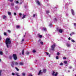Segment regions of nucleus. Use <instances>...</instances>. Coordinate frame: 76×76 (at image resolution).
<instances>
[{"mask_svg": "<svg viewBox=\"0 0 76 76\" xmlns=\"http://www.w3.org/2000/svg\"><path fill=\"white\" fill-rule=\"evenodd\" d=\"M11 66L12 67H14V62L12 61V64H11Z\"/></svg>", "mask_w": 76, "mask_h": 76, "instance_id": "0eeeda50", "label": "nucleus"}, {"mask_svg": "<svg viewBox=\"0 0 76 76\" xmlns=\"http://www.w3.org/2000/svg\"><path fill=\"white\" fill-rule=\"evenodd\" d=\"M38 37H39V38H42V35H40V34H38Z\"/></svg>", "mask_w": 76, "mask_h": 76, "instance_id": "f8f14e48", "label": "nucleus"}, {"mask_svg": "<svg viewBox=\"0 0 76 76\" xmlns=\"http://www.w3.org/2000/svg\"><path fill=\"white\" fill-rule=\"evenodd\" d=\"M50 13V11H46V13Z\"/></svg>", "mask_w": 76, "mask_h": 76, "instance_id": "7c9ffc66", "label": "nucleus"}, {"mask_svg": "<svg viewBox=\"0 0 76 76\" xmlns=\"http://www.w3.org/2000/svg\"><path fill=\"white\" fill-rule=\"evenodd\" d=\"M8 32L9 33H10L11 32L9 30H8Z\"/></svg>", "mask_w": 76, "mask_h": 76, "instance_id": "58836bf2", "label": "nucleus"}, {"mask_svg": "<svg viewBox=\"0 0 76 76\" xmlns=\"http://www.w3.org/2000/svg\"><path fill=\"white\" fill-rule=\"evenodd\" d=\"M20 54H21V53H20Z\"/></svg>", "mask_w": 76, "mask_h": 76, "instance_id": "69168bd1", "label": "nucleus"}, {"mask_svg": "<svg viewBox=\"0 0 76 76\" xmlns=\"http://www.w3.org/2000/svg\"><path fill=\"white\" fill-rule=\"evenodd\" d=\"M72 35H73V34H72L71 33V34H70V35L71 36H72Z\"/></svg>", "mask_w": 76, "mask_h": 76, "instance_id": "603ef678", "label": "nucleus"}, {"mask_svg": "<svg viewBox=\"0 0 76 76\" xmlns=\"http://www.w3.org/2000/svg\"><path fill=\"white\" fill-rule=\"evenodd\" d=\"M55 21H56V20H57V19L56 18H55Z\"/></svg>", "mask_w": 76, "mask_h": 76, "instance_id": "5fc2aeb1", "label": "nucleus"}, {"mask_svg": "<svg viewBox=\"0 0 76 76\" xmlns=\"http://www.w3.org/2000/svg\"><path fill=\"white\" fill-rule=\"evenodd\" d=\"M66 45L68 47H70V44L69 43H66Z\"/></svg>", "mask_w": 76, "mask_h": 76, "instance_id": "9d476101", "label": "nucleus"}, {"mask_svg": "<svg viewBox=\"0 0 76 76\" xmlns=\"http://www.w3.org/2000/svg\"><path fill=\"white\" fill-rule=\"evenodd\" d=\"M42 73V72H41V70H40L39 71V73L38 74V75H41Z\"/></svg>", "mask_w": 76, "mask_h": 76, "instance_id": "2eb2a0df", "label": "nucleus"}, {"mask_svg": "<svg viewBox=\"0 0 76 76\" xmlns=\"http://www.w3.org/2000/svg\"><path fill=\"white\" fill-rule=\"evenodd\" d=\"M20 28V26H16V28L18 29V28Z\"/></svg>", "mask_w": 76, "mask_h": 76, "instance_id": "aec40b11", "label": "nucleus"}, {"mask_svg": "<svg viewBox=\"0 0 76 76\" xmlns=\"http://www.w3.org/2000/svg\"><path fill=\"white\" fill-rule=\"evenodd\" d=\"M40 43L42 45H43V44H44V43H43V42H41Z\"/></svg>", "mask_w": 76, "mask_h": 76, "instance_id": "bb28decb", "label": "nucleus"}, {"mask_svg": "<svg viewBox=\"0 0 76 76\" xmlns=\"http://www.w3.org/2000/svg\"><path fill=\"white\" fill-rule=\"evenodd\" d=\"M15 74H15L13 72L12 73V75H13V76H14V75H15Z\"/></svg>", "mask_w": 76, "mask_h": 76, "instance_id": "473e14b6", "label": "nucleus"}, {"mask_svg": "<svg viewBox=\"0 0 76 76\" xmlns=\"http://www.w3.org/2000/svg\"><path fill=\"white\" fill-rule=\"evenodd\" d=\"M14 6H15V4H14V3H12L11 4V9H13V7Z\"/></svg>", "mask_w": 76, "mask_h": 76, "instance_id": "39448f33", "label": "nucleus"}, {"mask_svg": "<svg viewBox=\"0 0 76 76\" xmlns=\"http://www.w3.org/2000/svg\"><path fill=\"white\" fill-rule=\"evenodd\" d=\"M23 17L22 18V19H24V18H25V17L26 16V15H24V14H23Z\"/></svg>", "mask_w": 76, "mask_h": 76, "instance_id": "f3484780", "label": "nucleus"}, {"mask_svg": "<svg viewBox=\"0 0 76 76\" xmlns=\"http://www.w3.org/2000/svg\"><path fill=\"white\" fill-rule=\"evenodd\" d=\"M68 72H70V71H68Z\"/></svg>", "mask_w": 76, "mask_h": 76, "instance_id": "052dcab7", "label": "nucleus"}, {"mask_svg": "<svg viewBox=\"0 0 76 76\" xmlns=\"http://www.w3.org/2000/svg\"><path fill=\"white\" fill-rule=\"evenodd\" d=\"M14 64H15V65H16V66H18V63L17 62H15Z\"/></svg>", "mask_w": 76, "mask_h": 76, "instance_id": "4468645a", "label": "nucleus"}, {"mask_svg": "<svg viewBox=\"0 0 76 76\" xmlns=\"http://www.w3.org/2000/svg\"><path fill=\"white\" fill-rule=\"evenodd\" d=\"M25 34H26V33H25Z\"/></svg>", "mask_w": 76, "mask_h": 76, "instance_id": "338daca9", "label": "nucleus"}, {"mask_svg": "<svg viewBox=\"0 0 76 76\" xmlns=\"http://www.w3.org/2000/svg\"><path fill=\"white\" fill-rule=\"evenodd\" d=\"M15 9L16 10H17V9H18V6H15Z\"/></svg>", "mask_w": 76, "mask_h": 76, "instance_id": "4be33fe9", "label": "nucleus"}, {"mask_svg": "<svg viewBox=\"0 0 76 76\" xmlns=\"http://www.w3.org/2000/svg\"><path fill=\"white\" fill-rule=\"evenodd\" d=\"M58 31L59 32H60V33H62L63 32V30L61 29H59Z\"/></svg>", "mask_w": 76, "mask_h": 76, "instance_id": "6e6552de", "label": "nucleus"}, {"mask_svg": "<svg viewBox=\"0 0 76 76\" xmlns=\"http://www.w3.org/2000/svg\"><path fill=\"white\" fill-rule=\"evenodd\" d=\"M60 55V53L59 52L57 53V55L59 56Z\"/></svg>", "mask_w": 76, "mask_h": 76, "instance_id": "c9c22d12", "label": "nucleus"}, {"mask_svg": "<svg viewBox=\"0 0 76 76\" xmlns=\"http://www.w3.org/2000/svg\"><path fill=\"white\" fill-rule=\"evenodd\" d=\"M7 13L9 16H10V15H11V12L8 11L7 12Z\"/></svg>", "mask_w": 76, "mask_h": 76, "instance_id": "ddd939ff", "label": "nucleus"}, {"mask_svg": "<svg viewBox=\"0 0 76 76\" xmlns=\"http://www.w3.org/2000/svg\"><path fill=\"white\" fill-rule=\"evenodd\" d=\"M29 52H27L26 54L27 55H29Z\"/></svg>", "mask_w": 76, "mask_h": 76, "instance_id": "393cba45", "label": "nucleus"}, {"mask_svg": "<svg viewBox=\"0 0 76 76\" xmlns=\"http://www.w3.org/2000/svg\"><path fill=\"white\" fill-rule=\"evenodd\" d=\"M72 66H70L69 67V69H72Z\"/></svg>", "mask_w": 76, "mask_h": 76, "instance_id": "49530a36", "label": "nucleus"}, {"mask_svg": "<svg viewBox=\"0 0 76 76\" xmlns=\"http://www.w3.org/2000/svg\"><path fill=\"white\" fill-rule=\"evenodd\" d=\"M71 41L73 42H75V41L74 40H72Z\"/></svg>", "mask_w": 76, "mask_h": 76, "instance_id": "ea45409f", "label": "nucleus"}, {"mask_svg": "<svg viewBox=\"0 0 76 76\" xmlns=\"http://www.w3.org/2000/svg\"><path fill=\"white\" fill-rule=\"evenodd\" d=\"M9 0L11 2H12V1H13V0Z\"/></svg>", "mask_w": 76, "mask_h": 76, "instance_id": "8fccbe9b", "label": "nucleus"}, {"mask_svg": "<svg viewBox=\"0 0 76 76\" xmlns=\"http://www.w3.org/2000/svg\"><path fill=\"white\" fill-rule=\"evenodd\" d=\"M22 75H23V76H25V73H23Z\"/></svg>", "mask_w": 76, "mask_h": 76, "instance_id": "72a5a7b5", "label": "nucleus"}, {"mask_svg": "<svg viewBox=\"0 0 76 76\" xmlns=\"http://www.w3.org/2000/svg\"><path fill=\"white\" fill-rule=\"evenodd\" d=\"M35 52H36V51L34 50H33V53H35Z\"/></svg>", "mask_w": 76, "mask_h": 76, "instance_id": "c03bdc74", "label": "nucleus"}, {"mask_svg": "<svg viewBox=\"0 0 76 76\" xmlns=\"http://www.w3.org/2000/svg\"><path fill=\"white\" fill-rule=\"evenodd\" d=\"M4 35H7V34L6 33H4Z\"/></svg>", "mask_w": 76, "mask_h": 76, "instance_id": "de8ad7c7", "label": "nucleus"}, {"mask_svg": "<svg viewBox=\"0 0 76 76\" xmlns=\"http://www.w3.org/2000/svg\"><path fill=\"white\" fill-rule=\"evenodd\" d=\"M49 57H50V55H49Z\"/></svg>", "mask_w": 76, "mask_h": 76, "instance_id": "680f3d73", "label": "nucleus"}, {"mask_svg": "<svg viewBox=\"0 0 76 76\" xmlns=\"http://www.w3.org/2000/svg\"><path fill=\"white\" fill-rule=\"evenodd\" d=\"M20 4H22V2H20V3H19Z\"/></svg>", "mask_w": 76, "mask_h": 76, "instance_id": "4d7b16f0", "label": "nucleus"}, {"mask_svg": "<svg viewBox=\"0 0 76 76\" xmlns=\"http://www.w3.org/2000/svg\"><path fill=\"white\" fill-rule=\"evenodd\" d=\"M19 15H20V16H22V13H19Z\"/></svg>", "mask_w": 76, "mask_h": 76, "instance_id": "4c0bfd02", "label": "nucleus"}, {"mask_svg": "<svg viewBox=\"0 0 76 76\" xmlns=\"http://www.w3.org/2000/svg\"><path fill=\"white\" fill-rule=\"evenodd\" d=\"M52 24H49V26H50V27H52Z\"/></svg>", "mask_w": 76, "mask_h": 76, "instance_id": "c756f323", "label": "nucleus"}, {"mask_svg": "<svg viewBox=\"0 0 76 76\" xmlns=\"http://www.w3.org/2000/svg\"><path fill=\"white\" fill-rule=\"evenodd\" d=\"M9 58L10 59H12V56H10Z\"/></svg>", "mask_w": 76, "mask_h": 76, "instance_id": "c85d7f7f", "label": "nucleus"}, {"mask_svg": "<svg viewBox=\"0 0 76 76\" xmlns=\"http://www.w3.org/2000/svg\"><path fill=\"white\" fill-rule=\"evenodd\" d=\"M15 2L17 4H18L19 3V2L18 1H16Z\"/></svg>", "mask_w": 76, "mask_h": 76, "instance_id": "f704fd0d", "label": "nucleus"}, {"mask_svg": "<svg viewBox=\"0 0 76 76\" xmlns=\"http://www.w3.org/2000/svg\"><path fill=\"white\" fill-rule=\"evenodd\" d=\"M74 25L76 27V23H74Z\"/></svg>", "mask_w": 76, "mask_h": 76, "instance_id": "e433bc0d", "label": "nucleus"}, {"mask_svg": "<svg viewBox=\"0 0 76 76\" xmlns=\"http://www.w3.org/2000/svg\"><path fill=\"white\" fill-rule=\"evenodd\" d=\"M71 12H72V15H75V13L74 12V11H73V10L72 9Z\"/></svg>", "mask_w": 76, "mask_h": 76, "instance_id": "1a4fd4ad", "label": "nucleus"}, {"mask_svg": "<svg viewBox=\"0 0 76 76\" xmlns=\"http://www.w3.org/2000/svg\"><path fill=\"white\" fill-rule=\"evenodd\" d=\"M46 70L45 69H44L43 70V72H44V73H45V72H46Z\"/></svg>", "mask_w": 76, "mask_h": 76, "instance_id": "b1692460", "label": "nucleus"}, {"mask_svg": "<svg viewBox=\"0 0 76 76\" xmlns=\"http://www.w3.org/2000/svg\"><path fill=\"white\" fill-rule=\"evenodd\" d=\"M52 75L53 76H57V75H58V72L53 71Z\"/></svg>", "mask_w": 76, "mask_h": 76, "instance_id": "7ed1b4c3", "label": "nucleus"}, {"mask_svg": "<svg viewBox=\"0 0 76 76\" xmlns=\"http://www.w3.org/2000/svg\"><path fill=\"white\" fill-rule=\"evenodd\" d=\"M0 61H1V59H0Z\"/></svg>", "mask_w": 76, "mask_h": 76, "instance_id": "0e129e2a", "label": "nucleus"}, {"mask_svg": "<svg viewBox=\"0 0 76 76\" xmlns=\"http://www.w3.org/2000/svg\"><path fill=\"white\" fill-rule=\"evenodd\" d=\"M45 53L47 55H48V54H49V53H48L45 52Z\"/></svg>", "mask_w": 76, "mask_h": 76, "instance_id": "09e8293b", "label": "nucleus"}, {"mask_svg": "<svg viewBox=\"0 0 76 76\" xmlns=\"http://www.w3.org/2000/svg\"><path fill=\"white\" fill-rule=\"evenodd\" d=\"M1 37L0 36V39H1Z\"/></svg>", "mask_w": 76, "mask_h": 76, "instance_id": "bf43d9fd", "label": "nucleus"}, {"mask_svg": "<svg viewBox=\"0 0 76 76\" xmlns=\"http://www.w3.org/2000/svg\"><path fill=\"white\" fill-rule=\"evenodd\" d=\"M14 16H16V12H15L14 13Z\"/></svg>", "mask_w": 76, "mask_h": 76, "instance_id": "79ce46f5", "label": "nucleus"}, {"mask_svg": "<svg viewBox=\"0 0 76 76\" xmlns=\"http://www.w3.org/2000/svg\"><path fill=\"white\" fill-rule=\"evenodd\" d=\"M56 47V44H54L53 45H52L51 46V50L53 51H54V48H55V47Z\"/></svg>", "mask_w": 76, "mask_h": 76, "instance_id": "20e7f679", "label": "nucleus"}, {"mask_svg": "<svg viewBox=\"0 0 76 76\" xmlns=\"http://www.w3.org/2000/svg\"><path fill=\"white\" fill-rule=\"evenodd\" d=\"M28 76H32V75H29Z\"/></svg>", "mask_w": 76, "mask_h": 76, "instance_id": "13d9d810", "label": "nucleus"}, {"mask_svg": "<svg viewBox=\"0 0 76 76\" xmlns=\"http://www.w3.org/2000/svg\"><path fill=\"white\" fill-rule=\"evenodd\" d=\"M2 72V71L1 70H0V76H1V72Z\"/></svg>", "mask_w": 76, "mask_h": 76, "instance_id": "2f4dec72", "label": "nucleus"}, {"mask_svg": "<svg viewBox=\"0 0 76 76\" xmlns=\"http://www.w3.org/2000/svg\"><path fill=\"white\" fill-rule=\"evenodd\" d=\"M0 54L1 55H3V52L1 51L0 52Z\"/></svg>", "mask_w": 76, "mask_h": 76, "instance_id": "cd10ccee", "label": "nucleus"}, {"mask_svg": "<svg viewBox=\"0 0 76 76\" xmlns=\"http://www.w3.org/2000/svg\"><path fill=\"white\" fill-rule=\"evenodd\" d=\"M6 44L7 48H9V45L10 43H11V41L10 38H8L5 41Z\"/></svg>", "mask_w": 76, "mask_h": 76, "instance_id": "f257e3e1", "label": "nucleus"}, {"mask_svg": "<svg viewBox=\"0 0 76 76\" xmlns=\"http://www.w3.org/2000/svg\"><path fill=\"white\" fill-rule=\"evenodd\" d=\"M68 39L69 40H70V37H69V38H68Z\"/></svg>", "mask_w": 76, "mask_h": 76, "instance_id": "6e6d98bb", "label": "nucleus"}, {"mask_svg": "<svg viewBox=\"0 0 76 76\" xmlns=\"http://www.w3.org/2000/svg\"><path fill=\"white\" fill-rule=\"evenodd\" d=\"M19 64L20 65V66H23L24 64V63L23 62H20L19 63Z\"/></svg>", "mask_w": 76, "mask_h": 76, "instance_id": "9b49d317", "label": "nucleus"}, {"mask_svg": "<svg viewBox=\"0 0 76 76\" xmlns=\"http://www.w3.org/2000/svg\"><path fill=\"white\" fill-rule=\"evenodd\" d=\"M3 19H6V18H7V17L5 15H3Z\"/></svg>", "mask_w": 76, "mask_h": 76, "instance_id": "dca6fc26", "label": "nucleus"}, {"mask_svg": "<svg viewBox=\"0 0 76 76\" xmlns=\"http://www.w3.org/2000/svg\"><path fill=\"white\" fill-rule=\"evenodd\" d=\"M25 37V35H24L23 37Z\"/></svg>", "mask_w": 76, "mask_h": 76, "instance_id": "e2e57ef3", "label": "nucleus"}, {"mask_svg": "<svg viewBox=\"0 0 76 76\" xmlns=\"http://www.w3.org/2000/svg\"><path fill=\"white\" fill-rule=\"evenodd\" d=\"M43 30H44L45 31H46L47 30V29L45 27H43Z\"/></svg>", "mask_w": 76, "mask_h": 76, "instance_id": "a211bd4d", "label": "nucleus"}, {"mask_svg": "<svg viewBox=\"0 0 76 76\" xmlns=\"http://www.w3.org/2000/svg\"><path fill=\"white\" fill-rule=\"evenodd\" d=\"M72 35H73L74 34H75V32H72Z\"/></svg>", "mask_w": 76, "mask_h": 76, "instance_id": "3c124183", "label": "nucleus"}, {"mask_svg": "<svg viewBox=\"0 0 76 76\" xmlns=\"http://www.w3.org/2000/svg\"><path fill=\"white\" fill-rule=\"evenodd\" d=\"M15 69L16 70H17V71H19V69H18V68H17L16 67H15Z\"/></svg>", "mask_w": 76, "mask_h": 76, "instance_id": "5701e85b", "label": "nucleus"}, {"mask_svg": "<svg viewBox=\"0 0 76 76\" xmlns=\"http://www.w3.org/2000/svg\"><path fill=\"white\" fill-rule=\"evenodd\" d=\"M63 59H66V57H63Z\"/></svg>", "mask_w": 76, "mask_h": 76, "instance_id": "a18cd8bd", "label": "nucleus"}, {"mask_svg": "<svg viewBox=\"0 0 76 76\" xmlns=\"http://www.w3.org/2000/svg\"><path fill=\"white\" fill-rule=\"evenodd\" d=\"M56 59H58V56H57L56 57Z\"/></svg>", "mask_w": 76, "mask_h": 76, "instance_id": "a19ab883", "label": "nucleus"}, {"mask_svg": "<svg viewBox=\"0 0 76 76\" xmlns=\"http://www.w3.org/2000/svg\"><path fill=\"white\" fill-rule=\"evenodd\" d=\"M35 14H34L33 15V17L34 18V17H35Z\"/></svg>", "mask_w": 76, "mask_h": 76, "instance_id": "864d4df0", "label": "nucleus"}, {"mask_svg": "<svg viewBox=\"0 0 76 76\" xmlns=\"http://www.w3.org/2000/svg\"><path fill=\"white\" fill-rule=\"evenodd\" d=\"M60 66H63V63L61 62L60 64Z\"/></svg>", "mask_w": 76, "mask_h": 76, "instance_id": "a878e982", "label": "nucleus"}, {"mask_svg": "<svg viewBox=\"0 0 76 76\" xmlns=\"http://www.w3.org/2000/svg\"><path fill=\"white\" fill-rule=\"evenodd\" d=\"M24 41V39H22L21 41L22 42H23Z\"/></svg>", "mask_w": 76, "mask_h": 76, "instance_id": "37998d69", "label": "nucleus"}, {"mask_svg": "<svg viewBox=\"0 0 76 76\" xmlns=\"http://www.w3.org/2000/svg\"><path fill=\"white\" fill-rule=\"evenodd\" d=\"M36 2L38 5L39 6H40V5L41 4L40 3V2H39V1L38 0H36Z\"/></svg>", "mask_w": 76, "mask_h": 76, "instance_id": "423d86ee", "label": "nucleus"}, {"mask_svg": "<svg viewBox=\"0 0 76 76\" xmlns=\"http://www.w3.org/2000/svg\"><path fill=\"white\" fill-rule=\"evenodd\" d=\"M75 76H76V75H75Z\"/></svg>", "mask_w": 76, "mask_h": 76, "instance_id": "774afa93", "label": "nucleus"}, {"mask_svg": "<svg viewBox=\"0 0 76 76\" xmlns=\"http://www.w3.org/2000/svg\"><path fill=\"white\" fill-rule=\"evenodd\" d=\"M12 57L15 60H17L18 58L17 57V55L16 54H14L12 55Z\"/></svg>", "mask_w": 76, "mask_h": 76, "instance_id": "f03ea898", "label": "nucleus"}, {"mask_svg": "<svg viewBox=\"0 0 76 76\" xmlns=\"http://www.w3.org/2000/svg\"><path fill=\"white\" fill-rule=\"evenodd\" d=\"M22 55H24V49H23L22 51Z\"/></svg>", "mask_w": 76, "mask_h": 76, "instance_id": "6ab92c4d", "label": "nucleus"}, {"mask_svg": "<svg viewBox=\"0 0 76 76\" xmlns=\"http://www.w3.org/2000/svg\"><path fill=\"white\" fill-rule=\"evenodd\" d=\"M64 64H67V61H64Z\"/></svg>", "mask_w": 76, "mask_h": 76, "instance_id": "412c9836", "label": "nucleus"}]
</instances>
